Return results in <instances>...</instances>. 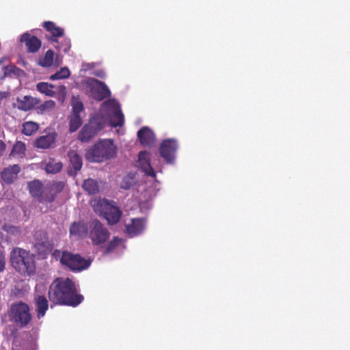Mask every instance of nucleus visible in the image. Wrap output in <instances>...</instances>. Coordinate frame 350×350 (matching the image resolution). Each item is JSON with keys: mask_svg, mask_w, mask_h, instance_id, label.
Listing matches in <instances>:
<instances>
[{"mask_svg": "<svg viewBox=\"0 0 350 350\" xmlns=\"http://www.w3.org/2000/svg\"><path fill=\"white\" fill-rule=\"evenodd\" d=\"M135 183L134 176L133 174H128L122 178L120 183V187L124 189H129Z\"/></svg>", "mask_w": 350, "mask_h": 350, "instance_id": "72a5a7b5", "label": "nucleus"}, {"mask_svg": "<svg viewBox=\"0 0 350 350\" xmlns=\"http://www.w3.org/2000/svg\"><path fill=\"white\" fill-rule=\"evenodd\" d=\"M55 64L56 65H59L60 64L59 59H58V57H57L56 60H55Z\"/></svg>", "mask_w": 350, "mask_h": 350, "instance_id": "37998d69", "label": "nucleus"}, {"mask_svg": "<svg viewBox=\"0 0 350 350\" xmlns=\"http://www.w3.org/2000/svg\"><path fill=\"white\" fill-rule=\"evenodd\" d=\"M70 72L67 67L61 68V69L57 71L55 74L50 77V79L55 81L58 79H67L70 77Z\"/></svg>", "mask_w": 350, "mask_h": 350, "instance_id": "473e14b6", "label": "nucleus"}, {"mask_svg": "<svg viewBox=\"0 0 350 350\" xmlns=\"http://www.w3.org/2000/svg\"><path fill=\"white\" fill-rule=\"evenodd\" d=\"M95 75L98 77H100V78H103L105 76V73L103 70H97L95 72Z\"/></svg>", "mask_w": 350, "mask_h": 350, "instance_id": "58836bf2", "label": "nucleus"}, {"mask_svg": "<svg viewBox=\"0 0 350 350\" xmlns=\"http://www.w3.org/2000/svg\"><path fill=\"white\" fill-rule=\"evenodd\" d=\"M55 95L57 94V99L63 103L67 95L66 88L64 85L55 86Z\"/></svg>", "mask_w": 350, "mask_h": 350, "instance_id": "f704fd0d", "label": "nucleus"}, {"mask_svg": "<svg viewBox=\"0 0 350 350\" xmlns=\"http://www.w3.org/2000/svg\"><path fill=\"white\" fill-rule=\"evenodd\" d=\"M40 99L31 96L17 97L13 106L18 110L27 111L33 109L40 103Z\"/></svg>", "mask_w": 350, "mask_h": 350, "instance_id": "f8f14e48", "label": "nucleus"}, {"mask_svg": "<svg viewBox=\"0 0 350 350\" xmlns=\"http://www.w3.org/2000/svg\"><path fill=\"white\" fill-rule=\"evenodd\" d=\"M5 150V144L3 141L0 140V156H1L3 154Z\"/></svg>", "mask_w": 350, "mask_h": 350, "instance_id": "4c0bfd02", "label": "nucleus"}, {"mask_svg": "<svg viewBox=\"0 0 350 350\" xmlns=\"http://www.w3.org/2000/svg\"><path fill=\"white\" fill-rule=\"evenodd\" d=\"M154 185H150L146 187L142 186V194L140 200L142 201V208H143V202L151 200L157 193V191L159 189L157 188V184L153 183Z\"/></svg>", "mask_w": 350, "mask_h": 350, "instance_id": "aec40b11", "label": "nucleus"}, {"mask_svg": "<svg viewBox=\"0 0 350 350\" xmlns=\"http://www.w3.org/2000/svg\"><path fill=\"white\" fill-rule=\"evenodd\" d=\"M124 248L123 241L118 237H114L107 245L105 253L109 254L114 250H122Z\"/></svg>", "mask_w": 350, "mask_h": 350, "instance_id": "bb28decb", "label": "nucleus"}, {"mask_svg": "<svg viewBox=\"0 0 350 350\" xmlns=\"http://www.w3.org/2000/svg\"><path fill=\"white\" fill-rule=\"evenodd\" d=\"M34 300L36 306L37 316L38 319H40L45 315L48 310V301L44 296L38 294L35 295Z\"/></svg>", "mask_w": 350, "mask_h": 350, "instance_id": "6ab92c4d", "label": "nucleus"}, {"mask_svg": "<svg viewBox=\"0 0 350 350\" xmlns=\"http://www.w3.org/2000/svg\"><path fill=\"white\" fill-rule=\"evenodd\" d=\"M9 95L10 94L8 92H0V103H1L3 99L8 98Z\"/></svg>", "mask_w": 350, "mask_h": 350, "instance_id": "e433bc0d", "label": "nucleus"}, {"mask_svg": "<svg viewBox=\"0 0 350 350\" xmlns=\"http://www.w3.org/2000/svg\"><path fill=\"white\" fill-rule=\"evenodd\" d=\"M30 193L34 197H39L42 193V183L39 180H33L28 185Z\"/></svg>", "mask_w": 350, "mask_h": 350, "instance_id": "7c9ffc66", "label": "nucleus"}, {"mask_svg": "<svg viewBox=\"0 0 350 350\" xmlns=\"http://www.w3.org/2000/svg\"><path fill=\"white\" fill-rule=\"evenodd\" d=\"M55 101L49 100L38 105L36 107V111L38 114H49L55 109Z\"/></svg>", "mask_w": 350, "mask_h": 350, "instance_id": "a878e982", "label": "nucleus"}, {"mask_svg": "<svg viewBox=\"0 0 350 350\" xmlns=\"http://www.w3.org/2000/svg\"><path fill=\"white\" fill-rule=\"evenodd\" d=\"M85 64H83V70H86V68H85Z\"/></svg>", "mask_w": 350, "mask_h": 350, "instance_id": "c03bdc74", "label": "nucleus"}, {"mask_svg": "<svg viewBox=\"0 0 350 350\" xmlns=\"http://www.w3.org/2000/svg\"><path fill=\"white\" fill-rule=\"evenodd\" d=\"M5 260L3 256L0 255V272L5 269Z\"/></svg>", "mask_w": 350, "mask_h": 350, "instance_id": "c9c22d12", "label": "nucleus"}, {"mask_svg": "<svg viewBox=\"0 0 350 350\" xmlns=\"http://www.w3.org/2000/svg\"><path fill=\"white\" fill-rule=\"evenodd\" d=\"M12 266L20 273L30 275L35 272L34 256L28 251L15 248L10 253Z\"/></svg>", "mask_w": 350, "mask_h": 350, "instance_id": "20e7f679", "label": "nucleus"}, {"mask_svg": "<svg viewBox=\"0 0 350 350\" xmlns=\"http://www.w3.org/2000/svg\"><path fill=\"white\" fill-rule=\"evenodd\" d=\"M109 122L112 126H121L124 123V116L119 104L115 100L105 101L101 106L100 113L90 119L79 135L81 142H88L102 130Z\"/></svg>", "mask_w": 350, "mask_h": 350, "instance_id": "f257e3e1", "label": "nucleus"}, {"mask_svg": "<svg viewBox=\"0 0 350 350\" xmlns=\"http://www.w3.org/2000/svg\"><path fill=\"white\" fill-rule=\"evenodd\" d=\"M68 158L70 159V165L72 167L74 170L78 171L82 167V159L77 152L74 150H70L68 153Z\"/></svg>", "mask_w": 350, "mask_h": 350, "instance_id": "393cba45", "label": "nucleus"}, {"mask_svg": "<svg viewBox=\"0 0 350 350\" xmlns=\"http://www.w3.org/2000/svg\"><path fill=\"white\" fill-rule=\"evenodd\" d=\"M53 200H54V196H51V197L48 198L46 200L49 202H52Z\"/></svg>", "mask_w": 350, "mask_h": 350, "instance_id": "ea45409f", "label": "nucleus"}, {"mask_svg": "<svg viewBox=\"0 0 350 350\" xmlns=\"http://www.w3.org/2000/svg\"><path fill=\"white\" fill-rule=\"evenodd\" d=\"M54 62V53L49 50L46 52L44 56L39 59V65L43 67H49L53 65Z\"/></svg>", "mask_w": 350, "mask_h": 350, "instance_id": "2f4dec72", "label": "nucleus"}, {"mask_svg": "<svg viewBox=\"0 0 350 350\" xmlns=\"http://www.w3.org/2000/svg\"><path fill=\"white\" fill-rule=\"evenodd\" d=\"M55 88L54 85L46 82H40L36 85L38 91L50 97L55 96Z\"/></svg>", "mask_w": 350, "mask_h": 350, "instance_id": "4be33fe9", "label": "nucleus"}, {"mask_svg": "<svg viewBox=\"0 0 350 350\" xmlns=\"http://www.w3.org/2000/svg\"><path fill=\"white\" fill-rule=\"evenodd\" d=\"M62 167V163L53 159H49L44 163V168L48 174H55L59 172Z\"/></svg>", "mask_w": 350, "mask_h": 350, "instance_id": "b1692460", "label": "nucleus"}, {"mask_svg": "<svg viewBox=\"0 0 350 350\" xmlns=\"http://www.w3.org/2000/svg\"><path fill=\"white\" fill-rule=\"evenodd\" d=\"M137 137L141 142L145 146H152L154 143V135L148 127L144 126L137 132Z\"/></svg>", "mask_w": 350, "mask_h": 350, "instance_id": "dca6fc26", "label": "nucleus"}, {"mask_svg": "<svg viewBox=\"0 0 350 350\" xmlns=\"http://www.w3.org/2000/svg\"><path fill=\"white\" fill-rule=\"evenodd\" d=\"M44 27L48 31L51 33L52 36L54 38L52 39L53 42H57L56 38L60 37L64 34V30L59 27H56L53 22H45L44 23Z\"/></svg>", "mask_w": 350, "mask_h": 350, "instance_id": "5701e85b", "label": "nucleus"}, {"mask_svg": "<svg viewBox=\"0 0 350 350\" xmlns=\"http://www.w3.org/2000/svg\"><path fill=\"white\" fill-rule=\"evenodd\" d=\"M25 144L21 141H18L14 145L10 155L13 157L23 158L25 156Z\"/></svg>", "mask_w": 350, "mask_h": 350, "instance_id": "cd10ccee", "label": "nucleus"}, {"mask_svg": "<svg viewBox=\"0 0 350 350\" xmlns=\"http://www.w3.org/2000/svg\"><path fill=\"white\" fill-rule=\"evenodd\" d=\"M89 236L94 245L103 247L105 241L109 237V231L97 220H94L90 224Z\"/></svg>", "mask_w": 350, "mask_h": 350, "instance_id": "6e6552de", "label": "nucleus"}, {"mask_svg": "<svg viewBox=\"0 0 350 350\" xmlns=\"http://www.w3.org/2000/svg\"><path fill=\"white\" fill-rule=\"evenodd\" d=\"M62 264L69 267L72 271H81L88 269L91 261L82 258L78 254H74L69 252H63L60 257Z\"/></svg>", "mask_w": 350, "mask_h": 350, "instance_id": "423d86ee", "label": "nucleus"}, {"mask_svg": "<svg viewBox=\"0 0 350 350\" xmlns=\"http://www.w3.org/2000/svg\"><path fill=\"white\" fill-rule=\"evenodd\" d=\"M117 151V146L112 139H100L87 151L85 158L91 162H103L115 157Z\"/></svg>", "mask_w": 350, "mask_h": 350, "instance_id": "7ed1b4c3", "label": "nucleus"}, {"mask_svg": "<svg viewBox=\"0 0 350 350\" xmlns=\"http://www.w3.org/2000/svg\"><path fill=\"white\" fill-rule=\"evenodd\" d=\"M21 168L18 165H13L5 168L1 174L2 180L8 184L16 179Z\"/></svg>", "mask_w": 350, "mask_h": 350, "instance_id": "f3484780", "label": "nucleus"}, {"mask_svg": "<svg viewBox=\"0 0 350 350\" xmlns=\"http://www.w3.org/2000/svg\"><path fill=\"white\" fill-rule=\"evenodd\" d=\"M29 306L23 302H17L11 307V317L14 323L21 327L29 324L31 319Z\"/></svg>", "mask_w": 350, "mask_h": 350, "instance_id": "0eeeda50", "label": "nucleus"}, {"mask_svg": "<svg viewBox=\"0 0 350 350\" xmlns=\"http://www.w3.org/2000/svg\"><path fill=\"white\" fill-rule=\"evenodd\" d=\"M42 288V286L40 285H36V292L38 293V291H39V288Z\"/></svg>", "mask_w": 350, "mask_h": 350, "instance_id": "79ce46f5", "label": "nucleus"}, {"mask_svg": "<svg viewBox=\"0 0 350 350\" xmlns=\"http://www.w3.org/2000/svg\"><path fill=\"white\" fill-rule=\"evenodd\" d=\"M56 139V134L51 133L38 137L35 142V146L38 148L46 149L51 147Z\"/></svg>", "mask_w": 350, "mask_h": 350, "instance_id": "a211bd4d", "label": "nucleus"}, {"mask_svg": "<svg viewBox=\"0 0 350 350\" xmlns=\"http://www.w3.org/2000/svg\"><path fill=\"white\" fill-rule=\"evenodd\" d=\"M92 206L94 211L103 216L110 224H116L120 218L121 211L114 202L98 198L92 201Z\"/></svg>", "mask_w": 350, "mask_h": 350, "instance_id": "39448f33", "label": "nucleus"}, {"mask_svg": "<svg viewBox=\"0 0 350 350\" xmlns=\"http://www.w3.org/2000/svg\"><path fill=\"white\" fill-rule=\"evenodd\" d=\"M38 129L39 125L38 123L33 121H28L23 123L22 132L25 135L30 136L37 131Z\"/></svg>", "mask_w": 350, "mask_h": 350, "instance_id": "c85d7f7f", "label": "nucleus"}, {"mask_svg": "<svg viewBox=\"0 0 350 350\" xmlns=\"http://www.w3.org/2000/svg\"><path fill=\"white\" fill-rule=\"evenodd\" d=\"M72 114L70 117V131H76L81 125L82 120L81 114L83 111V105L79 98L73 96L71 100Z\"/></svg>", "mask_w": 350, "mask_h": 350, "instance_id": "1a4fd4ad", "label": "nucleus"}, {"mask_svg": "<svg viewBox=\"0 0 350 350\" xmlns=\"http://www.w3.org/2000/svg\"><path fill=\"white\" fill-rule=\"evenodd\" d=\"M146 221L144 219H132L131 223L126 225V231L131 237L141 234L145 229Z\"/></svg>", "mask_w": 350, "mask_h": 350, "instance_id": "4468645a", "label": "nucleus"}, {"mask_svg": "<svg viewBox=\"0 0 350 350\" xmlns=\"http://www.w3.org/2000/svg\"><path fill=\"white\" fill-rule=\"evenodd\" d=\"M69 48H70L69 45L65 46L64 49H63L64 52L66 53L68 51Z\"/></svg>", "mask_w": 350, "mask_h": 350, "instance_id": "a19ab883", "label": "nucleus"}, {"mask_svg": "<svg viewBox=\"0 0 350 350\" xmlns=\"http://www.w3.org/2000/svg\"><path fill=\"white\" fill-rule=\"evenodd\" d=\"M178 145L175 139L164 140L160 146L161 156L169 163L174 162Z\"/></svg>", "mask_w": 350, "mask_h": 350, "instance_id": "9b49d317", "label": "nucleus"}, {"mask_svg": "<svg viewBox=\"0 0 350 350\" xmlns=\"http://www.w3.org/2000/svg\"><path fill=\"white\" fill-rule=\"evenodd\" d=\"M83 187L90 194H95L98 191V185L94 179L85 180L83 184Z\"/></svg>", "mask_w": 350, "mask_h": 350, "instance_id": "c756f323", "label": "nucleus"}, {"mask_svg": "<svg viewBox=\"0 0 350 350\" xmlns=\"http://www.w3.org/2000/svg\"><path fill=\"white\" fill-rule=\"evenodd\" d=\"M70 234L71 237L79 238L87 234V228L80 222H74L70 227Z\"/></svg>", "mask_w": 350, "mask_h": 350, "instance_id": "412c9836", "label": "nucleus"}, {"mask_svg": "<svg viewBox=\"0 0 350 350\" xmlns=\"http://www.w3.org/2000/svg\"><path fill=\"white\" fill-rule=\"evenodd\" d=\"M87 87L91 96L96 100H101L110 95V91L107 86L97 79H88L87 80Z\"/></svg>", "mask_w": 350, "mask_h": 350, "instance_id": "9d476101", "label": "nucleus"}, {"mask_svg": "<svg viewBox=\"0 0 350 350\" xmlns=\"http://www.w3.org/2000/svg\"><path fill=\"white\" fill-rule=\"evenodd\" d=\"M21 42H25L28 51L31 53H35L41 46L40 40L33 36H31L28 33H23L20 38Z\"/></svg>", "mask_w": 350, "mask_h": 350, "instance_id": "2eb2a0df", "label": "nucleus"}, {"mask_svg": "<svg viewBox=\"0 0 350 350\" xmlns=\"http://www.w3.org/2000/svg\"><path fill=\"white\" fill-rule=\"evenodd\" d=\"M137 163L138 166L142 170V171L152 179H154L155 174L150 163L149 152L146 151L140 152L139 153Z\"/></svg>", "mask_w": 350, "mask_h": 350, "instance_id": "ddd939ff", "label": "nucleus"}, {"mask_svg": "<svg viewBox=\"0 0 350 350\" xmlns=\"http://www.w3.org/2000/svg\"><path fill=\"white\" fill-rule=\"evenodd\" d=\"M49 299L55 304H64L72 306L79 305L83 300L82 295L77 294V288L70 279H57L50 286Z\"/></svg>", "mask_w": 350, "mask_h": 350, "instance_id": "f03ea898", "label": "nucleus"}]
</instances>
